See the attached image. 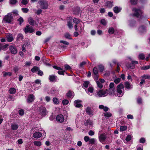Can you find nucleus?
<instances>
[{
    "mask_svg": "<svg viewBox=\"0 0 150 150\" xmlns=\"http://www.w3.org/2000/svg\"><path fill=\"white\" fill-rule=\"evenodd\" d=\"M93 74L96 75V77L98 78L97 74H98V69L96 67H94L93 69Z\"/></svg>",
    "mask_w": 150,
    "mask_h": 150,
    "instance_id": "nucleus-30",
    "label": "nucleus"
},
{
    "mask_svg": "<svg viewBox=\"0 0 150 150\" xmlns=\"http://www.w3.org/2000/svg\"><path fill=\"white\" fill-rule=\"evenodd\" d=\"M21 10L24 13H27L29 11V9L27 8H22Z\"/></svg>",
    "mask_w": 150,
    "mask_h": 150,
    "instance_id": "nucleus-56",
    "label": "nucleus"
},
{
    "mask_svg": "<svg viewBox=\"0 0 150 150\" xmlns=\"http://www.w3.org/2000/svg\"><path fill=\"white\" fill-rule=\"evenodd\" d=\"M8 44H6L5 45H3L2 44L1 45V50H3L4 51L6 50L7 49V47L8 46Z\"/></svg>",
    "mask_w": 150,
    "mask_h": 150,
    "instance_id": "nucleus-28",
    "label": "nucleus"
},
{
    "mask_svg": "<svg viewBox=\"0 0 150 150\" xmlns=\"http://www.w3.org/2000/svg\"><path fill=\"white\" fill-rule=\"evenodd\" d=\"M67 25L69 29H71L73 27V24L71 21H67Z\"/></svg>",
    "mask_w": 150,
    "mask_h": 150,
    "instance_id": "nucleus-34",
    "label": "nucleus"
},
{
    "mask_svg": "<svg viewBox=\"0 0 150 150\" xmlns=\"http://www.w3.org/2000/svg\"><path fill=\"white\" fill-rule=\"evenodd\" d=\"M105 5L107 8H111L113 6V2L108 1L105 3Z\"/></svg>",
    "mask_w": 150,
    "mask_h": 150,
    "instance_id": "nucleus-21",
    "label": "nucleus"
},
{
    "mask_svg": "<svg viewBox=\"0 0 150 150\" xmlns=\"http://www.w3.org/2000/svg\"><path fill=\"white\" fill-rule=\"evenodd\" d=\"M107 91H108L107 89L105 91L102 90H100L98 91V94L100 97H104L106 96L108 94Z\"/></svg>",
    "mask_w": 150,
    "mask_h": 150,
    "instance_id": "nucleus-6",
    "label": "nucleus"
},
{
    "mask_svg": "<svg viewBox=\"0 0 150 150\" xmlns=\"http://www.w3.org/2000/svg\"><path fill=\"white\" fill-rule=\"evenodd\" d=\"M53 101L55 104H58L59 103V100L57 98H54L53 99Z\"/></svg>",
    "mask_w": 150,
    "mask_h": 150,
    "instance_id": "nucleus-42",
    "label": "nucleus"
},
{
    "mask_svg": "<svg viewBox=\"0 0 150 150\" xmlns=\"http://www.w3.org/2000/svg\"><path fill=\"white\" fill-rule=\"evenodd\" d=\"M100 23L103 25H105L106 24V21L104 19H102L100 21Z\"/></svg>",
    "mask_w": 150,
    "mask_h": 150,
    "instance_id": "nucleus-59",
    "label": "nucleus"
},
{
    "mask_svg": "<svg viewBox=\"0 0 150 150\" xmlns=\"http://www.w3.org/2000/svg\"><path fill=\"white\" fill-rule=\"evenodd\" d=\"M13 14L15 15L16 16H17L18 15V11L17 10H14L12 12Z\"/></svg>",
    "mask_w": 150,
    "mask_h": 150,
    "instance_id": "nucleus-64",
    "label": "nucleus"
},
{
    "mask_svg": "<svg viewBox=\"0 0 150 150\" xmlns=\"http://www.w3.org/2000/svg\"><path fill=\"white\" fill-rule=\"evenodd\" d=\"M96 82L98 87L100 88H102L103 87V86L102 84V83H100V82L98 81H97Z\"/></svg>",
    "mask_w": 150,
    "mask_h": 150,
    "instance_id": "nucleus-48",
    "label": "nucleus"
},
{
    "mask_svg": "<svg viewBox=\"0 0 150 150\" xmlns=\"http://www.w3.org/2000/svg\"><path fill=\"white\" fill-rule=\"evenodd\" d=\"M21 4L24 5H26L28 3V0H20Z\"/></svg>",
    "mask_w": 150,
    "mask_h": 150,
    "instance_id": "nucleus-38",
    "label": "nucleus"
},
{
    "mask_svg": "<svg viewBox=\"0 0 150 150\" xmlns=\"http://www.w3.org/2000/svg\"><path fill=\"white\" fill-rule=\"evenodd\" d=\"M73 22L76 24H77L80 22L79 20L77 18H75L73 20Z\"/></svg>",
    "mask_w": 150,
    "mask_h": 150,
    "instance_id": "nucleus-47",
    "label": "nucleus"
},
{
    "mask_svg": "<svg viewBox=\"0 0 150 150\" xmlns=\"http://www.w3.org/2000/svg\"><path fill=\"white\" fill-rule=\"evenodd\" d=\"M69 101L68 100L65 99L62 101V103L63 105H66L68 104Z\"/></svg>",
    "mask_w": 150,
    "mask_h": 150,
    "instance_id": "nucleus-50",
    "label": "nucleus"
},
{
    "mask_svg": "<svg viewBox=\"0 0 150 150\" xmlns=\"http://www.w3.org/2000/svg\"><path fill=\"white\" fill-rule=\"evenodd\" d=\"M57 77L55 75H51L49 76V80L51 82H55L57 81Z\"/></svg>",
    "mask_w": 150,
    "mask_h": 150,
    "instance_id": "nucleus-11",
    "label": "nucleus"
},
{
    "mask_svg": "<svg viewBox=\"0 0 150 150\" xmlns=\"http://www.w3.org/2000/svg\"><path fill=\"white\" fill-rule=\"evenodd\" d=\"M145 56L143 54H140L139 55L138 58L139 59L143 60L145 58Z\"/></svg>",
    "mask_w": 150,
    "mask_h": 150,
    "instance_id": "nucleus-46",
    "label": "nucleus"
},
{
    "mask_svg": "<svg viewBox=\"0 0 150 150\" xmlns=\"http://www.w3.org/2000/svg\"><path fill=\"white\" fill-rule=\"evenodd\" d=\"M124 88V85L122 83H120V84L117 86L116 89L117 91H116L117 93V96L120 97L123 96L124 93L122 89H123Z\"/></svg>",
    "mask_w": 150,
    "mask_h": 150,
    "instance_id": "nucleus-1",
    "label": "nucleus"
},
{
    "mask_svg": "<svg viewBox=\"0 0 150 150\" xmlns=\"http://www.w3.org/2000/svg\"><path fill=\"white\" fill-rule=\"evenodd\" d=\"M86 63V62L85 61H83L82 62L80 63L79 65V67H82L83 66L85 65Z\"/></svg>",
    "mask_w": 150,
    "mask_h": 150,
    "instance_id": "nucleus-60",
    "label": "nucleus"
},
{
    "mask_svg": "<svg viewBox=\"0 0 150 150\" xmlns=\"http://www.w3.org/2000/svg\"><path fill=\"white\" fill-rule=\"evenodd\" d=\"M9 50L11 53L14 54H16L17 52V49L15 47L13 46H11L10 47Z\"/></svg>",
    "mask_w": 150,
    "mask_h": 150,
    "instance_id": "nucleus-12",
    "label": "nucleus"
},
{
    "mask_svg": "<svg viewBox=\"0 0 150 150\" xmlns=\"http://www.w3.org/2000/svg\"><path fill=\"white\" fill-rule=\"evenodd\" d=\"M56 119L57 121L59 122H63L64 120V116L62 114L57 115L56 117Z\"/></svg>",
    "mask_w": 150,
    "mask_h": 150,
    "instance_id": "nucleus-15",
    "label": "nucleus"
},
{
    "mask_svg": "<svg viewBox=\"0 0 150 150\" xmlns=\"http://www.w3.org/2000/svg\"><path fill=\"white\" fill-rule=\"evenodd\" d=\"M35 99L34 95L32 94H30L27 99V102L29 103H31Z\"/></svg>",
    "mask_w": 150,
    "mask_h": 150,
    "instance_id": "nucleus-10",
    "label": "nucleus"
},
{
    "mask_svg": "<svg viewBox=\"0 0 150 150\" xmlns=\"http://www.w3.org/2000/svg\"><path fill=\"white\" fill-rule=\"evenodd\" d=\"M145 30V28L143 25L140 26L139 28V33L141 34H142L144 33Z\"/></svg>",
    "mask_w": 150,
    "mask_h": 150,
    "instance_id": "nucleus-22",
    "label": "nucleus"
},
{
    "mask_svg": "<svg viewBox=\"0 0 150 150\" xmlns=\"http://www.w3.org/2000/svg\"><path fill=\"white\" fill-rule=\"evenodd\" d=\"M11 129L13 130H16L18 127V125L16 124H13L11 125Z\"/></svg>",
    "mask_w": 150,
    "mask_h": 150,
    "instance_id": "nucleus-24",
    "label": "nucleus"
},
{
    "mask_svg": "<svg viewBox=\"0 0 150 150\" xmlns=\"http://www.w3.org/2000/svg\"><path fill=\"white\" fill-rule=\"evenodd\" d=\"M138 63V61H132L128 66L127 64V66L128 68L133 69L135 68V64H137Z\"/></svg>",
    "mask_w": 150,
    "mask_h": 150,
    "instance_id": "nucleus-9",
    "label": "nucleus"
},
{
    "mask_svg": "<svg viewBox=\"0 0 150 150\" xmlns=\"http://www.w3.org/2000/svg\"><path fill=\"white\" fill-rule=\"evenodd\" d=\"M132 137L131 135H128L126 138V140L127 142H128L131 139Z\"/></svg>",
    "mask_w": 150,
    "mask_h": 150,
    "instance_id": "nucleus-49",
    "label": "nucleus"
},
{
    "mask_svg": "<svg viewBox=\"0 0 150 150\" xmlns=\"http://www.w3.org/2000/svg\"><path fill=\"white\" fill-rule=\"evenodd\" d=\"M104 115L107 117H110L112 116V114L109 112H107L104 113Z\"/></svg>",
    "mask_w": 150,
    "mask_h": 150,
    "instance_id": "nucleus-40",
    "label": "nucleus"
},
{
    "mask_svg": "<svg viewBox=\"0 0 150 150\" xmlns=\"http://www.w3.org/2000/svg\"><path fill=\"white\" fill-rule=\"evenodd\" d=\"M125 87L127 89H130V85L128 82H126L125 83Z\"/></svg>",
    "mask_w": 150,
    "mask_h": 150,
    "instance_id": "nucleus-37",
    "label": "nucleus"
},
{
    "mask_svg": "<svg viewBox=\"0 0 150 150\" xmlns=\"http://www.w3.org/2000/svg\"><path fill=\"white\" fill-rule=\"evenodd\" d=\"M115 32L114 29L112 27L110 28L108 30V33L111 34H113Z\"/></svg>",
    "mask_w": 150,
    "mask_h": 150,
    "instance_id": "nucleus-31",
    "label": "nucleus"
},
{
    "mask_svg": "<svg viewBox=\"0 0 150 150\" xmlns=\"http://www.w3.org/2000/svg\"><path fill=\"white\" fill-rule=\"evenodd\" d=\"M121 79L120 78H118L115 79L114 80V82L116 84H118L121 81Z\"/></svg>",
    "mask_w": 150,
    "mask_h": 150,
    "instance_id": "nucleus-51",
    "label": "nucleus"
},
{
    "mask_svg": "<svg viewBox=\"0 0 150 150\" xmlns=\"http://www.w3.org/2000/svg\"><path fill=\"white\" fill-rule=\"evenodd\" d=\"M3 74L4 77H6L7 76H11L12 74L11 72H6L5 71H3L2 72Z\"/></svg>",
    "mask_w": 150,
    "mask_h": 150,
    "instance_id": "nucleus-29",
    "label": "nucleus"
},
{
    "mask_svg": "<svg viewBox=\"0 0 150 150\" xmlns=\"http://www.w3.org/2000/svg\"><path fill=\"white\" fill-rule=\"evenodd\" d=\"M13 17L12 16L11 13H9L5 16L3 20L6 22V23H10L12 21Z\"/></svg>",
    "mask_w": 150,
    "mask_h": 150,
    "instance_id": "nucleus-4",
    "label": "nucleus"
},
{
    "mask_svg": "<svg viewBox=\"0 0 150 150\" xmlns=\"http://www.w3.org/2000/svg\"><path fill=\"white\" fill-rule=\"evenodd\" d=\"M137 0H130L131 4L133 5H135L137 3Z\"/></svg>",
    "mask_w": 150,
    "mask_h": 150,
    "instance_id": "nucleus-55",
    "label": "nucleus"
},
{
    "mask_svg": "<svg viewBox=\"0 0 150 150\" xmlns=\"http://www.w3.org/2000/svg\"><path fill=\"white\" fill-rule=\"evenodd\" d=\"M42 135V133L39 132H38L34 133L33 134V137L34 138H40Z\"/></svg>",
    "mask_w": 150,
    "mask_h": 150,
    "instance_id": "nucleus-18",
    "label": "nucleus"
},
{
    "mask_svg": "<svg viewBox=\"0 0 150 150\" xmlns=\"http://www.w3.org/2000/svg\"><path fill=\"white\" fill-rule=\"evenodd\" d=\"M18 2L17 0H10L9 3L11 5H15Z\"/></svg>",
    "mask_w": 150,
    "mask_h": 150,
    "instance_id": "nucleus-41",
    "label": "nucleus"
},
{
    "mask_svg": "<svg viewBox=\"0 0 150 150\" xmlns=\"http://www.w3.org/2000/svg\"><path fill=\"white\" fill-rule=\"evenodd\" d=\"M29 23L31 25L34 26L36 25L38 26V23L33 19L31 17H29L28 19Z\"/></svg>",
    "mask_w": 150,
    "mask_h": 150,
    "instance_id": "nucleus-8",
    "label": "nucleus"
},
{
    "mask_svg": "<svg viewBox=\"0 0 150 150\" xmlns=\"http://www.w3.org/2000/svg\"><path fill=\"white\" fill-rule=\"evenodd\" d=\"M74 92H72L71 91L69 90V91L66 94V96L68 98H71L72 96V97H73L74 96Z\"/></svg>",
    "mask_w": 150,
    "mask_h": 150,
    "instance_id": "nucleus-23",
    "label": "nucleus"
},
{
    "mask_svg": "<svg viewBox=\"0 0 150 150\" xmlns=\"http://www.w3.org/2000/svg\"><path fill=\"white\" fill-rule=\"evenodd\" d=\"M64 67L65 69L66 70H70L71 69L70 66L67 64L65 65Z\"/></svg>",
    "mask_w": 150,
    "mask_h": 150,
    "instance_id": "nucleus-52",
    "label": "nucleus"
},
{
    "mask_svg": "<svg viewBox=\"0 0 150 150\" xmlns=\"http://www.w3.org/2000/svg\"><path fill=\"white\" fill-rule=\"evenodd\" d=\"M65 72V70H59L58 71V73L59 74L64 75V73Z\"/></svg>",
    "mask_w": 150,
    "mask_h": 150,
    "instance_id": "nucleus-54",
    "label": "nucleus"
},
{
    "mask_svg": "<svg viewBox=\"0 0 150 150\" xmlns=\"http://www.w3.org/2000/svg\"><path fill=\"white\" fill-rule=\"evenodd\" d=\"M122 10V8L120 7L115 6L113 8V11L116 13L120 12Z\"/></svg>",
    "mask_w": 150,
    "mask_h": 150,
    "instance_id": "nucleus-20",
    "label": "nucleus"
},
{
    "mask_svg": "<svg viewBox=\"0 0 150 150\" xmlns=\"http://www.w3.org/2000/svg\"><path fill=\"white\" fill-rule=\"evenodd\" d=\"M42 12V10L41 9H39L37 11L35 12V13L37 14L38 15H39Z\"/></svg>",
    "mask_w": 150,
    "mask_h": 150,
    "instance_id": "nucleus-62",
    "label": "nucleus"
},
{
    "mask_svg": "<svg viewBox=\"0 0 150 150\" xmlns=\"http://www.w3.org/2000/svg\"><path fill=\"white\" fill-rule=\"evenodd\" d=\"M132 11L134 12V13L133 15V16L137 18L140 17L142 13V11L140 9L136 8H133L132 9Z\"/></svg>",
    "mask_w": 150,
    "mask_h": 150,
    "instance_id": "nucleus-5",
    "label": "nucleus"
},
{
    "mask_svg": "<svg viewBox=\"0 0 150 150\" xmlns=\"http://www.w3.org/2000/svg\"><path fill=\"white\" fill-rule=\"evenodd\" d=\"M40 113L42 116H45L47 113L46 109L45 107H40L39 108Z\"/></svg>",
    "mask_w": 150,
    "mask_h": 150,
    "instance_id": "nucleus-7",
    "label": "nucleus"
},
{
    "mask_svg": "<svg viewBox=\"0 0 150 150\" xmlns=\"http://www.w3.org/2000/svg\"><path fill=\"white\" fill-rule=\"evenodd\" d=\"M95 139L94 138H91L90 139L89 141V144H95Z\"/></svg>",
    "mask_w": 150,
    "mask_h": 150,
    "instance_id": "nucleus-32",
    "label": "nucleus"
},
{
    "mask_svg": "<svg viewBox=\"0 0 150 150\" xmlns=\"http://www.w3.org/2000/svg\"><path fill=\"white\" fill-rule=\"evenodd\" d=\"M23 39V35L21 33L18 34L17 37V40L20 41Z\"/></svg>",
    "mask_w": 150,
    "mask_h": 150,
    "instance_id": "nucleus-25",
    "label": "nucleus"
},
{
    "mask_svg": "<svg viewBox=\"0 0 150 150\" xmlns=\"http://www.w3.org/2000/svg\"><path fill=\"white\" fill-rule=\"evenodd\" d=\"M81 102V101L79 100H75L74 102L75 106L76 108H80L82 106V104L80 103Z\"/></svg>",
    "mask_w": 150,
    "mask_h": 150,
    "instance_id": "nucleus-16",
    "label": "nucleus"
},
{
    "mask_svg": "<svg viewBox=\"0 0 150 150\" xmlns=\"http://www.w3.org/2000/svg\"><path fill=\"white\" fill-rule=\"evenodd\" d=\"M145 141V139L144 138H141L139 140V142L141 143H144Z\"/></svg>",
    "mask_w": 150,
    "mask_h": 150,
    "instance_id": "nucleus-63",
    "label": "nucleus"
},
{
    "mask_svg": "<svg viewBox=\"0 0 150 150\" xmlns=\"http://www.w3.org/2000/svg\"><path fill=\"white\" fill-rule=\"evenodd\" d=\"M41 8L43 9H47L48 7V3L44 0H40L39 2Z\"/></svg>",
    "mask_w": 150,
    "mask_h": 150,
    "instance_id": "nucleus-2",
    "label": "nucleus"
},
{
    "mask_svg": "<svg viewBox=\"0 0 150 150\" xmlns=\"http://www.w3.org/2000/svg\"><path fill=\"white\" fill-rule=\"evenodd\" d=\"M34 144L35 145L40 146L41 145V143L40 141H35L34 142Z\"/></svg>",
    "mask_w": 150,
    "mask_h": 150,
    "instance_id": "nucleus-33",
    "label": "nucleus"
},
{
    "mask_svg": "<svg viewBox=\"0 0 150 150\" xmlns=\"http://www.w3.org/2000/svg\"><path fill=\"white\" fill-rule=\"evenodd\" d=\"M86 113L90 115H93V112L91 108L87 107L86 109Z\"/></svg>",
    "mask_w": 150,
    "mask_h": 150,
    "instance_id": "nucleus-19",
    "label": "nucleus"
},
{
    "mask_svg": "<svg viewBox=\"0 0 150 150\" xmlns=\"http://www.w3.org/2000/svg\"><path fill=\"white\" fill-rule=\"evenodd\" d=\"M19 114L20 115H23L24 113V111L23 109L20 110L18 111Z\"/></svg>",
    "mask_w": 150,
    "mask_h": 150,
    "instance_id": "nucleus-57",
    "label": "nucleus"
},
{
    "mask_svg": "<svg viewBox=\"0 0 150 150\" xmlns=\"http://www.w3.org/2000/svg\"><path fill=\"white\" fill-rule=\"evenodd\" d=\"M98 69L100 71L102 72L104 69V67L102 64L99 65L98 66Z\"/></svg>",
    "mask_w": 150,
    "mask_h": 150,
    "instance_id": "nucleus-35",
    "label": "nucleus"
},
{
    "mask_svg": "<svg viewBox=\"0 0 150 150\" xmlns=\"http://www.w3.org/2000/svg\"><path fill=\"white\" fill-rule=\"evenodd\" d=\"M8 91L10 93L14 94L16 92V90L13 88H10Z\"/></svg>",
    "mask_w": 150,
    "mask_h": 150,
    "instance_id": "nucleus-27",
    "label": "nucleus"
},
{
    "mask_svg": "<svg viewBox=\"0 0 150 150\" xmlns=\"http://www.w3.org/2000/svg\"><path fill=\"white\" fill-rule=\"evenodd\" d=\"M5 136L6 138H8L11 139L12 138V136L9 133H6Z\"/></svg>",
    "mask_w": 150,
    "mask_h": 150,
    "instance_id": "nucleus-58",
    "label": "nucleus"
},
{
    "mask_svg": "<svg viewBox=\"0 0 150 150\" xmlns=\"http://www.w3.org/2000/svg\"><path fill=\"white\" fill-rule=\"evenodd\" d=\"M17 21L19 22V24L21 25L22 23L23 22L24 20L22 17H20V18L18 19Z\"/></svg>",
    "mask_w": 150,
    "mask_h": 150,
    "instance_id": "nucleus-43",
    "label": "nucleus"
},
{
    "mask_svg": "<svg viewBox=\"0 0 150 150\" xmlns=\"http://www.w3.org/2000/svg\"><path fill=\"white\" fill-rule=\"evenodd\" d=\"M25 33L27 34L28 33H32L35 31V30L33 28L30 26L29 25H27L23 29Z\"/></svg>",
    "mask_w": 150,
    "mask_h": 150,
    "instance_id": "nucleus-3",
    "label": "nucleus"
},
{
    "mask_svg": "<svg viewBox=\"0 0 150 150\" xmlns=\"http://www.w3.org/2000/svg\"><path fill=\"white\" fill-rule=\"evenodd\" d=\"M106 138V137L105 133L102 134L99 137V139L100 142H104Z\"/></svg>",
    "mask_w": 150,
    "mask_h": 150,
    "instance_id": "nucleus-17",
    "label": "nucleus"
},
{
    "mask_svg": "<svg viewBox=\"0 0 150 150\" xmlns=\"http://www.w3.org/2000/svg\"><path fill=\"white\" fill-rule=\"evenodd\" d=\"M89 83V81H85L83 84V86L85 88H87L88 87Z\"/></svg>",
    "mask_w": 150,
    "mask_h": 150,
    "instance_id": "nucleus-39",
    "label": "nucleus"
},
{
    "mask_svg": "<svg viewBox=\"0 0 150 150\" xmlns=\"http://www.w3.org/2000/svg\"><path fill=\"white\" fill-rule=\"evenodd\" d=\"M90 139V138L88 136H85L84 138V140L86 142H89Z\"/></svg>",
    "mask_w": 150,
    "mask_h": 150,
    "instance_id": "nucleus-61",
    "label": "nucleus"
},
{
    "mask_svg": "<svg viewBox=\"0 0 150 150\" xmlns=\"http://www.w3.org/2000/svg\"><path fill=\"white\" fill-rule=\"evenodd\" d=\"M71 35L68 33H66L64 34V37L66 38L71 39L72 38H71Z\"/></svg>",
    "mask_w": 150,
    "mask_h": 150,
    "instance_id": "nucleus-36",
    "label": "nucleus"
},
{
    "mask_svg": "<svg viewBox=\"0 0 150 150\" xmlns=\"http://www.w3.org/2000/svg\"><path fill=\"white\" fill-rule=\"evenodd\" d=\"M6 37L7 38V41L8 42H11L14 40L13 35L10 33L7 34Z\"/></svg>",
    "mask_w": 150,
    "mask_h": 150,
    "instance_id": "nucleus-14",
    "label": "nucleus"
},
{
    "mask_svg": "<svg viewBox=\"0 0 150 150\" xmlns=\"http://www.w3.org/2000/svg\"><path fill=\"white\" fill-rule=\"evenodd\" d=\"M137 102L139 104H142V99L140 97H138L137 99Z\"/></svg>",
    "mask_w": 150,
    "mask_h": 150,
    "instance_id": "nucleus-44",
    "label": "nucleus"
},
{
    "mask_svg": "<svg viewBox=\"0 0 150 150\" xmlns=\"http://www.w3.org/2000/svg\"><path fill=\"white\" fill-rule=\"evenodd\" d=\"M108 92V94L110 96H112L113 95L116 96V90L115 88H111V89H109V90L107 91Z\"/></svg>",
    "mask_w": 150,
    "mask_h": 150,
    "instance_id": "nucleus-13",
    "label": "nucleus"
},
{
    "mask_svg": "<svg viewBox=\"0 0 150 150\" xmlns=\"http://www.w3.org/2000/svg\"><path fill=\"white\" fill-rule=\"evenodd\" d=\"M39 70V68L36 66H34L31 69V71L33 73H35L37 71H38Z\"/></svg>",
    "mask_w": 150,
    "mask_h": 150,
    "instance_id": "nucleus-26",
    "label": "nucleus"
},
{
    "mask_svg": "<svg viewBox=\"0 0 150 150\" xmlns=\"http://www.w3.org/2000/svg\"><path fill=\"white\" fill-rule=\"evenodd\" d=\"M150 68V65L143 67L141 68V69L142 70H146V69H148Z\"/></svg>",
    "mask_w": 150,
    "mask_h": 150,
    "instance_id": "nucleus-53",
    "label": "nucleus"
},
{
    "mask_svg": "<svg viewBox=\"0 0 150 150\" xmlns=\"http://www.w3.org/2000/svg\"><path fill=\"white\" fill-rule=\"evenodd\" d=\"M127 129L126 126H121L120 127V130L121 131H123L126 130Z\"/></svg>",
    "mask_w": 150,
    "mask_h": 150,
    "instance_id": "nucleus-45",
    "label": "nucleus"
}]
</instances>
